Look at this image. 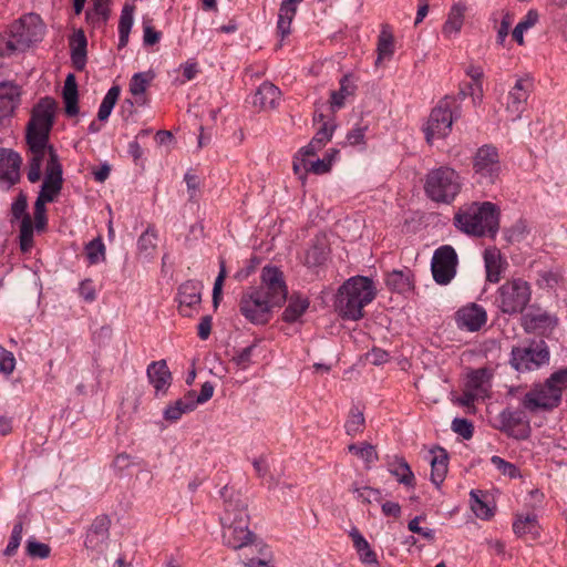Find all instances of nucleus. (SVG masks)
Masks as SVG:
<instances>
[{"instance_id": "obj_1", "label": "nucleus", "mask_w": 567, "mask_h": 567, "mask_svg": "<svg viewBox=\"0 0 567 567\" xmlns=\"http://www.w3.org/2000/svg\"><path fill=\"white\" fill-rule=\"evenodd\" d=\"M223 540L226 546L238 550V558L246 567H274L266 544L249 529L246 505L229 502L220 518Z\"/></svg>"}, {"instance_id": "obj_2", "label": "nucleus", "mask_w": 567, "mask_h": 567, "mask_svg": "<svg viewBox=\"0 0 567 567\" xmlns=\"http://www.w3.org/2000/svg\"><path fill=\"white\" fill-rule=\"evenodd\" d=\"M260 279V286L246 288L239 300V312L252 324L269 322L272 308L280 307L288 296L284 274L277 267H264Z\"/></svg>"}, {"instance_id": "obj_3", "label": "nucleus", "mask_w": 567, "mask_h": 567, "mask_svg": "<svg viewBox=\"0 0 567 567\" xmlns=\"http://www.w3.org/2000/svg\"><path fill=\"white\" fill-rule=\"evenodd\" d=\"M55 101L44 97L33 107L31 118L25 130V142L30 153L28 179L37 183L41 178L44 161L50 159V152L55 151L49 145V134L55 114Z\"/></svg>"}, {"instance_id": "obj_4", "label": "nucleus", "mask_w": 567, "mask_h": 567, "mask_svg": "<svg viewBox=\"0 0 567 567\" xmlns=\"http://www.w3.org/2000/svg\"><path fill=\"white\" fill-rule=\"evenodd\" d=\"M454 221L455 226L465 234L494 237L499 228V210L491 202H473L458 209Z\"/></svg>"}, {"instance_id": "obj_5", "label": "nucleus", "mask_w": 567, "mask_h": 567, "mask_svg": "<svg viewBox=\"0 0 567 567\" xmlns=\"http://www.w3.org/2000/svg\"><path fill=\"white\" fill-rule=\"evenodd\" d=\"M375 296L377 289L370 278L351 277L339 288L337 309L343 319L357 321L363 317V308L372 302Z\"/></svg>"}, {"instance_id": "obj_6", "label": "nucleus", "mask_w": 567, "mask_h": 567, "mask_svg": "<svg viewBox=\"0 0 567 567\" xmlns=\"http://www.w3.org/2000/svg\"><path fill=\"white\" fill-rule=\"evenodd\" d=\"M567 390V368L554 372L544 383L535 384L522 399V405L529 412L548 411L560 404Z\"/></svg>"}, {"instance_id": "obj_7", "label": "nucleus", "mask_w": 567, "mask_h": 567, "mask_svg": "<svg viewBox=\"0 0 567 567\" xmlns=\"http://www.w3.org/2000/svg\"><path fill=\"white\" fill-rule=\"evenodd\" d=\"M461 189L462 178L452 167L441 166L431 169L425 176L424 192L435 203H452Z\"/></svg>"}, {"instance_id": "obj_8", "label": "nucleus", "mask_w": 567, "mask_h": 567, "mask_svg": "<svg viewBox=\"0 0 567 567\" xmlns=\"http://www.w3.org/2000/svg\"><path fill=\"white\" fill-rule=\"evenodd\" d=\"M461 116V104L456 97L444 96L432 110L426 126L424 128L425 137L429 143L434 138H444L452 131L455 120Z\"/></svg>"}, {"instance_id": "obj_9", "label": "nucleus", "mask_w": 567, "mask_h": 567, "mask_svg": "<svg viewBox=\"0 0 567 567\" xmlns=\"http://www.w3.org/2000/svg\"><path fill=\"white\" fill-rule=\"evenodd\" d=\"M532 298L530 285L520 278L504 282L498 289L495 302L503 313H522Z\"/></svg>"}, {"instance_id": "obj_10", "label": "nucleus", "mask_w": 567, "mask_h": 567, "mask_svg": "<svg viewBox=\"0 0 567 567\" xmlns=\"http://www.w3.org/2000/svg\"><path fill=\"white\" fill-rule=\"evenodd\" d=\"M11 40L8 41L10 50H23L42 39L44 25L40 16L30 13L21 17L10 25Z\"/></svg>"}, {"instance_id": "obj_11", "label": "nucleus", "mask_w": 567, "mask_h": 567, "mask_svg": "<svg viewBox=\"0 0 567 567\" xmlns=\"http://www.w3.org/2000/svg\"><path fill=\"white\" fill-rule=\"evenodd\" d=\"M549 360V352L544 342L532 343L524 347H514L511 364L520 372L538 369Z\"/></svg>"}, {"instance_id": "obj_12", "label": "nucleus", "mask_w": 567, "mask_h": 567, "mask_svg": "<svg viewBox=\"0 0 567 567\" xmlns=\"http://www.w3.org/2000/svg\"><path fill=\"white\" fill-rule=\"evenodd\" d=\"M458 258L455 249L450 245H443L435 249L431 270L433 279L439 285H447L456 275Z\"/></svg>"}, {"instance_id": "obj_13", "label": "nucleus", "mask_w": 567, "mask_h": 567, "mask_svg": "<svg viewBox=\"0 0 567 567\" xmlns=\"http://www.w3.org/2000/svg\"><path fill=\"white\" fill-rule=\"evenodd\" d=\"M473 168L480 182L494 184L501 173L499 155L496 147L484 145L474 156Z\"/></svg>"}, {"instance_id": "obj_14", "label": "nucleus", "mask_w": 567, "mask_h": 567, "mask_svg": "<svg viewBox=\"0 0 567 567\" xmlns=\"http://www.w3.org/2000/svg\"><path fill=\"white\" fill-rule=\"evenodd\" d=\"M533 90L534 79L532 75L525 74L516 79L515 84L508 91L505 104V110L513 121L520 118Z\"/></svg>"}, {"instance_id": "obj_15", "label": "nucleus", "mask_w": 567, "mask_h": 567, "mask_svg": "<svg viewBox=\"0 0 567 567\" xmlns=\"http://www.w3.org/2000/svg\"><path fill=\"white\" fill-rule=\"evenodd\" d=\"M62 185V165L56 152L51 151L50 159L45 166V176L39 196L51 203L60 194Z\"/></svg>"}, {"instance_id": "obj_16", "label": "nucleus", "mask_w": 567, "mask_h": 567, "mask_svg": "<svg viewBox=\"0 0 567 567\" xmlns=\"http://www.w3.org/2000/svg\"><path fill=\"white\" fill-rule=\"evenodd\" d=\"M27 198L20 195L11 206L12 216L16 219L21 218L20 224V248L23 252L30 251L33 246V224L29 214H27Z\"/></svg>"}, {"instance_id": "obj_17", "label": "nucleus", "mask_w": 567, "mask_h": 567, "mask_svg": "<svg viewBox=\"0 0 567 567\" xmlns=\"http://www.w3.org/2000/svg\"><path fill=\"white\" fill-rule=\"evenodd\" d=\"M203 285L196 280H187L178 288L177 300L182 316L189 317L192 309H195L202 301Z\"/></svg>"}, {"instance_id": "obj_18", "label": "nucleus", "mask_w": 567, "mask_h": 567, "mask_svg": "<svg viewBox=\"0 0 567 567\" xmlns=\"http://www.w3.org/2000/svg\"><path fill=\"white\" fill-rule=\"evenodd\" d=\"M487 315L483 307L471 303L456 312L457 326L467 331H477L486 323Z\"/></svg>"}, {"instance_id": "obj_19", "label": "nucleus", "mask_w": 567, "mask_h": 567, "mask_svg": "<svg viewBox=\"0 0 567 567\" xmlns=\"http://www.w3.org/2000/svg\"><path fill=\"white\" fill-rule=\"evenodd\" d=\"M21 156L9 148H0V181L13 185L20 177Z\"/></svg>"}, {"instance_id": "obj_20", "label": "nucleus", "mask_w": 567, "mask_h": 567, "mask_svg": "<svg viewBox=\"0 0 567 567\" xmlns=\"http://www.w3.org/2000/svg\"><path fill=\"white\" fill-rule=\"evenodd\" d=\"M147 378L154 386L156 395L165 394L172 383V373L165 360L154 361L148 364Z\"/></svg>"}, {"instance_id": "obj_21", "label": "nucleus", "mask_w": 567, "mask_h": 567, "mask_svg": "<svg viewBox=\"0 0 567 567\" xmlns=\"http://www.w3.org/2000/svg\"><path fill=\"white\" fill-rule=\"evenodd\" d=\"M557 324V319L549 313L535 310L523 317V327L527 332L545 334L551 331Z\"/></svg>"}, {"instance_id": "obj_22", "label": "nucleus", "mask_w": 567, "mask_h": 567, "mask_svg": "<svg viewBox=\"0 0 567 567\" xmlns=\"http://www.w3.org/2000/svg\"><path fill=\"white\" fill-rule=\"evenodd\" d=\"M493 370L488 368H480L472 370L467 374V381L465 388L474 392L482 399H485L489 394L492 388Z\"/></svg>"}, {"instance_id": "obj_23", "label": "nucleus", "mask_w": 567, "mask_h": 567, "mask_svg": "<svg viewBox=\"0 0 567 567\" xmlns=\"http://www.w3.org/2000/svg\"><path fill=\"white\" fill-rule=\"evenodd\" d=\"M20 87L13 82L0 83V118L11 116L20 103Z\"/></svg>"}, {"instance_id": "obj_24", "label": "nucleus", "mask_w": 567, "mask_h": 567, "mask_svg": "<svg viewBox=\"0 0 567 567\" xmlns=\"http://www.w3.org/2000/svg\"><path fill=\"white\" fill-rule=\"evenodd\" d=\"M195 409V392L188 391L183 398L174 401L165 408L163 417L171 423H175L181 420L184 414L189 413Z\"/></svg>"}, {"instance_id": "obj_25", "label": "nucleus", "mask_w": 567, "mask_h": 567, "mask_svg": "<svg viewBox=\"0 0 567 567\" xmlns=\"http://www.w3.org/2000/svg\"><path fill=\"white\" fill-rule=\"evenodd\" d=\"M467 7L464 2L458 1L452 4L446 21L442 27V33L446 38L457 35L464 24V18Z\"/></svg>"}, {"instance_id": "obj_26", "label": "nucleus", "mask_w": 567, "mask_h": 567, "mask_svg": "<svg viewBox=\"0 0 567 567\" xmlns=\"http://www.w3.org/2000/svg\"><path fill=\"white\" fill-rule=\"evenodd\" d=\"M349 536L353 542V547L359 555L360 561L363 565L379 566L377 553L371 548L370 544L359 532V529L353 527L349 532Z\"/></svg>"}, {"instance_id": "obj_27", "label": "nucleus", "mask_w": 567, "mask_h": 567, "mask_svg": "<svg viewBox=\"0 0 567 567\" xmlns=\"http://www.w3.org/2000/svg\"><path fill=\"white\" fill-rule=\"evenodd\" d=\"M280 90L270 82H264L254 95V105L262 110L275 109L280 101Z\"/></svg>"}, {"instance_id": "obj_28", "label": "nucleus", "mask_w": 567, "mask_h": 567, "mask_svg": "<svg viewBox=\"0 0 567 567\" xmlns=\"http://www.w3.org/2000/svg\"><path fill=\"white\" fill-rule=\"evenodd\" d=\"M109 519L99 517L92 524L86 534L85 546L91 549H100L109 537Z\"/></svg>"}, {"instance_id": "obj_29", "label": "nucleus", "mask_w": 567, "mask_h": 567, "mask_svg": "<svg viewBox=\"0 0 567 567\" xmlns=\"http://www.w3.org/2000/svg\"><path fill=\"white\" fill-rule=\"evenodd\" d=\"M431 481L439 487L447 473V454L444 449H436L431 451Z\"/></svg>"}, {"instance_id": "obj_30", "label": "nucleus", "mask_w": 567, "mask_h": 567, "mask_svg": "<svg viewBox=\"0 0 567 567\" xmlns=\"http://www.w3.org/2000/svg\"><path fill=\"white\" fill-rule=\"evenodd\" d=\"M357 90V85L351 75L347 74L340 80V87L337 91H332L330 94V106L334 112L344 106L346 100L353 96Z\"/></svg>"}, {"instance_id": "obj_31", "label": "nucleus", "mask_w": 567, "mask_h": 567, "mask_svg": "<svg viewBox=\"0 0 567 567\" xmlns=\"http://www.w3.org/2000/svg\"><path fill=\"white\" fill-rule=\"evenodd\" d=\"M388 470L400 484L408 487H413L415 485L414 474L403 457L395 456L392 460H389Z\"/></svg>"}, {"instance_id": "obj_32", "label": "nucleus", "mask_w": 567, "mask_h": 567, "mask_svg": "<svg viewBox=\"0 0 567 567\" xmlns=\"http://www.w3.org/2000/svg\"><path fill=\"white\" fill-rule=\"evenodd\" d=\"M309 306L310 301L307 297L297 293L291 295L288 300V306L282 313L284 321L289 323L298 321Z\"/></svg>"}, {"instance_id": "obj_33", "label": "nucleus", "mask_w": 567, "mask_h": 567, "mask_svg": "<svg viewBox=\"0 0 567 567\" xmlns=\"http://www.w3.org/2000/svg\"><path fill=\"white\" fill-rule=\"evenodd\" d=\"M63 101L65 104V113L69 116H74L79 113V93H78V84L75 81V76L73 74H69L64 81V86L62 91Z\"/></svg>"}, {"instance_id": "obj_34", "label": "nucleus", "mask_w": 567, "mask_h": 567, "mask_svg": "<svg viewBox=\"0 0 567 567\" xmlns=\"http://www.w3.org/2000/svg\"><path fill=\"white\" fill-rule=\"evenodd\" d=\"M486 278L489 282H498L503 270L501 252L496 248H487L484 251Z\"/></svg>"}, {"instance_id": "obj_35", "label": "nucleus", "mask_w": 567, "mask_h": 567, "mask_svg": "<svg viewBox=\"0 0 567 567\" xmlns=\"http://www.w3.org/2000/svg\"><path fill=\"white\" fill-rule=\"evenodd\" d=\"M385 284L393 291L408 292L413 289L412 274L409 269L393 270L386 276Z\"/></svg>"}, {"instance_id": "obj_36", "label": "nucleus", "mask_w": 567, "mask_h": 567, "mask_svg": "<svg viewBox=\"0 0 567 567\" xmlns=\"http://www.w3.org/2000/svg\"><path fill=\"white\" fill-rule=\"evenodd\" d=\"M513 530L518 537L530 536L532 539H536L539 536L536 515L517 516L513 523Z\"/></svg>"}, {"instance_id": "obj_37", "label": "nucleus", "mask_w": 567, "mask_h": 567, "mask_svg": "<svg viewBox=\"0 0 567 567\" xmlns=\"http://www.w3.org/2000/svg\"><path fill=\"white\" fill-rule=\"evenodd\" d=\"M377 52V65L382 63L384 60H390L394 54V38L388 28H383L379 34Z\"/></svg>"}, {"instance_id": "obj_38", "label": "nucleus", "mask_w": 567, "mask_h": 567, "mask_svg": "<svg viewBox=\"0 0 567 567\" xmlns=\"http://www.w3.org/2000/svg\"><path fill=\"white\" fill-rule=\"evenodd\" d=\"M497 420L499 422L498 429L507 434H514V430L524 423L523 412L512 409L503 410Z\"/></svg>"}, {"instance_id": "obj_39", "label": "nucleus", "mask_w": 567, "mask_h": 567, "mask_svg": "<svg viewBox=\"0 0 567 567\" xmlns=\"http://www.w3.org/2000/svg\"><path fill=\"white\" fill-rule=\"evenodd\" d=\"M134 7L125 6L121 12L118 21V48L126 47L128 42L130 32L133 25Z\"/></svg>"}, {"instance_id": "obj_40", "label": "nucleus", "mask_w": 567, "mask_h": 567, "mask_svg": "<svg viewBox=\"0 0 567 567\" xmlns=\"http://www.w3.org/2000/svg\"><path fill=\"white\" fill-rule=\"evenodd\" d=\"M297 13V8L287 7L286 4H280L278 21H277V33L280 35L281 40L288 37L291 32V23Z\"/></svg>"}, {"instance_id": "obj_41", "label": "nucleus", "mask_w": 567, "mask_h": 567, "mask_svg": "<svg viewBox=\"0 0 567 567\" xmlns=\"http://www.w3.org/2000/svg\"><path fill=\"white\" fill-rule=\"evenodd\" d=\"M292 166L296 174H298L301 169H305L306 172H312L315 174H324L330 171L331 163L330 161L319 158L316 161L301 158L299 161L298 157H295Z\"/></svg>"}, {"instance_id": "obj_42", "label": "nucleus", "mask_w": 567, "mask_h": 567, "mask_svg": "<svg viewBox=\"0 0 567 567\" xmlns=\"http://www.w3.org/2000/svg\"><path fill=\"white\" fill-rule=\"evenodd\" d=\"M365 425V419L362 410L358 406H353L348 415L344 424V429L348 435L354 436L361 433Z\"/></svg>"}, {"instance_id": "obj_43", "label": "nucleus", "mask_w": 567, "mask_h": 567, "mask_svg": "<svg viewBox=\"0 0 567 567\" xmlns=\"http://www.w3.org/2000/svg\"><path fill=\"white\" fill-rule=\"evenodd\" d=\"M348 451L362 458L368 466L377 462L379 458L375 447L367 442L350 444L348 446Z\"/></svg>"}, {"instance_id": "obj_44", "label": "nucleus", "mask_w": 567, "mask_h": 567, "mask_svg": "<svg viewBox=\"0 0 567 567\" xmlns=\"http://www.w3.org/2000/svg\"><path fill=\"white\" fill-rule=\"evenodd\" d=\"M120 96V87L112 86L102 100L97 112V118L100 121H106L112 113L114 105Z\"/></svg>"}, {"instance_id": "obj_45", "label": "nucleus", "mask_w": 567, "mask_h": 567, "mask_svg": "<svg viewBox=\"0 0 567 567\" xmlns=\"http://www.w3.org/2000/svg\"><path fill=\"white\" fill-rule=\"evenodd\" d=\"M157 245V235L152 228H147L137 240V248L140 254L144 257H151Z\"/></svg>"}, {"instance_id": "obj_46", "label": "nucleus", "mask_w": 567, "mask_h": 567, "mask_svg": "<svg viewBox=\"0 0 567 567\" xmlns=\"http://www.w3.org/2000/svg\"><path fill=\"white\" fill-rule=\"evenodd\" d=\"M75 45L72 48V61L76 70L85 66L86 39L83 32H79L74 39Z\"/></svg>"}, {"instance_id": "obj_47", "label": "nucleus", "mask_w": 567, "mask_h": 567, "mask_svg": "<svg viewBox=\"0 0 567 567\" xmlns=\"http://www.w3.org/2000/svg\"><path fill=\"white\" fill-rule=\"evenodd\" d=\"M85 254H86V258L91 265L99 264L100 261L104 260L105 246H104L102 239L96 238V239L91 240L85 246Z\"/></svg>"}, {"instance_id": "obj_48", "label": "nucleus", "mask_w": 567, "mask_h": 567, "mask_svg": "<svg viewBox=\"0 0 567 567\" xmlns=\"http://www.w3.org/2000/svg\"><path fill=\"white\" fill-rule=\"evenodd\" d=\"M153 75L145 72L135 73L130 82V92L134 96H141L145 93Z\"/></svg>"}, {"instance_id": "obj_49", "label": "nucleus", "mask_w": 567, "mask_h": 567, "mask_svg": "<svg viewBox=\"0 0 567 567\" xmlns=\"http://www.w3.org/2000/svg\"><path fill=\"white\" fill-rule=\"evenodd\" d=\"M25 551L27 555L31 558L45 559L50 556L51 548L44 543H40L34 538H30L27 540Z\"/></svg>"}, {"instance_id": "obj_50", "label": "nucleus", "mask_w": 567, "mask_h": 567, "mask_svg": "<svg viewBox=\"0 0 567 567\" xmlns=\"http://www.w3.org/2000/svg\"><path fill=\"white\" fill-rule=\"evenodd\" d=\"M481 493V491H471V507L478 518L488 519L493 513L487 504L480 498Z\"/></svg>"}, {"instance_id": "obj_51", "label": "nucleus", "mask_w": 567, "mask_h": 567, "mask_svg": "<svg viewBox=\"0 0 567 567\" xmlns=\"http://www.w3.org/2000/svg\"><path fill=\"white\" fill-rule=\"evenodd\" d=\"M491 463L502 475L506 477L516 478L520 476V472L515 464L507 462L497 455L491 457Z\"/></svg>"}, {"instance_id": "obj_52", "label": "nucleus", "mask_w": 567, "mask_h": 567, "mask_svg": "<svg viewBox=\"0 0 567 567\" xmlns=\"http://www.w3.org/2000/svg\"><path fill=\"white\" fill-rule=\"evenodd\" d=\"M22 532H23V523L22 522L16 523L12 528L9 543L6 547V549L3 550L4 556L11 557V556L16 555V553L20 546L21 539H22Z\"/></svg>"}, {"instance_id": "obj_53", "label": "nucleus", "mask_w": 567, "mask_h": 567, "mask_svg": "<svg viewBox=\"0 0 567 567\" xmlns=\"http://www.w3.org/2000/svg\"><path fill=\"white\" fill-rule=\"evenodd\" d=\"M351 491L357 494V497L363 503L371 504L373 502L380 503L382 501L381 492L370 486L353 487Z\"/></svg>"}, {"instance_id": "obj_54", "label": "nucleus", "mask_w": 567, "mask_h": 567, "mask_svg": "<svg viewBox=\"0 0 567 567\" xmlns=\"http://www.w3.org/2000/svg\"><path fill=\"white\" fill-rule=\"evenodd\" d=\"M219 266H220L219 274H218L217 278L215 279L214 287H213V306L215 309L218 307L219 301L221 299L223 285H224V280L227 276L226 265L223 259L219 261Z\"/></svg>"}, {"instance_id": "obj_55", "label": "nucleus", "mask_w": 567, "mask_h": 567, "mask_svg": "<svg viewBox=\"0 0 567 567\" xmlns=\"http://www.w3.org/2000/svg\"><path fill=\"white\" fill-rule=\"evenodd\" d=\"M452 430L464 440H470L474 433V426L467 419L456 417L452 421Z\"/></svg>"}, {"instance_id": "obj_56", "label": "nucleus", "mask_w": 567, "mask_h": 567, "mask_svg": "<svg viewBox=\"0 0 567 567\" xmlns=\"http://www.w3.org/2000/svg\"><path fill=\"white\" fill-rule=\"evenodd\" d=\"M333 131L334 125L332 123L323 122L311 141L323 147L331 140Z\"/></svg>"}, {"instance_id": "obj_57", "label": "nucleus", "mask_w": 567, "mask_h": 567, "mask_svg": "<svg viewBox=\"0 0 567 567\" xmlns=\"http://www.w3.org/2000/svg\"><path fill=\"white\" fill-rule=\"evenodd\" d=\"M16 368V359L12 352L1 349L0 351V371L11 374Z\"/></svg>"}, {"instance_id": "obj_58", "label": "nucleus", "mask_w": 567, "mask_h": 567, "mask_svg": "<svg viewBox=\"0 0 567 567\" xmlns=\"http://www.w3.org/2000/svg\"><path fill=\"white\" fill-rule=\"evenodd\" d=\"M502 16H503L502 22H501L499 27L497 28V42L499 44L504 43L506 37L508 35L509 28H511V24L513 21V16L509 12L503 11Z\"/></svg>"}, {"instance_id": "obj_59", "label": "nucleus", "mask_w": 567, "mask_h": 567, "mask_svg": "<svg viewBox=\"0 0 567 567\" xmlns=\"http://www.w3.org/2000/svg\"><path fill=\"white\" fill-rule=\"evenodd\" d=\"M367 130H368V125H358V126L353 127L347 134L348 143L353 146L363 144Z\"/></svg>"}, {"instance_id": "obj_60", "label": "nucleus", "mask_w": 567, "mask_h": 567, "mask_svg": "<svg viewBox=\"0 0 567 567\" xmlns=\"http://www.w3.org/2000/svg\"><path fill=\"white\" fill-rule=\"evenodd\" d=\"M254 349H255L254 344L248 346V347L241 349L240 351H238V353L234 357V361L236 362V364L239 368L246 369L250 365Z\"/></svg>"}, {"instance_id": "obj_61", "label": "nucleus", "mask_w": 567, "mask_h": 567, "mask_svg": "<svg viewBox=\"0 0 567 567\" xmlns=\"http://www.w3.org/2000/svg\"><path fill=\"white\" fill-rule=\"evenodd\" d=\"M468 95L472 97L474 105H480L483 101L484 91L482 82H472L465 84Z\"/></svg>"}, {"instance_id": "obj_62", "label": "nucleus", "mask_w": 567, "mask_h": 567, "mask_svg": "<svg viewBox=\"0 0 567 567\" xmlns=\"http://www.w3.org/2000/svg\"><path fill=\"white\" fill-rule=\"evenodd\" d=\"M420 520H421V517H419V516L414 517L412 520H410L409 529L412 533L421 535L425 539L432 540L434 538V530L430 529V528L421 527L420 526Z\"/></svg>"}, {"instance_id": "obj_63", "label": "nucleus", "mask_w": 567, "mask_h": 567, "mask_svg": "<svg viewBox=\"0 0 567 567\" xmlns=\"http://www.w3.org/2000/svg\"><path fill=\"white\" fill-rule=\"evenodd\" d=\"M390 355L385 350L380 348H373L368 354L367 359L370 363L374 365H380L388 362Z\"/></svg>"}, {"instance_id": "obj_64", "label": "nucleus", "mask_w": 567, "mask_h": 567, "mask_svg": "<svg viewBox=\"0 0 567 567\" xmlns=\"http://www.w3.org/2000/svg\"><path fill=\"white\" fill-rule=\"evenodd\" d=\"M79 293L85 301L89 302L94 301L96 298L95 288L91 280H84L81 282Z\"/></svg>"}]
</instances>
